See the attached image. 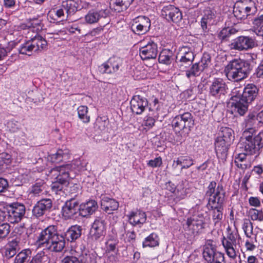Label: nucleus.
Masks as SVG:
<instances>
[{
    "label": "nucleus",
    "instance_id": "14",
    "mask_svg": "<svg viewBox=\"0 0 263 263\" xmlns=\"http://www.w3.org/2000/svg\"><path fill=\"white\" fill-rule=\"evenodd\" d=\"M70 253L72 256L65 257L62 263H83L82 259L79 258L86 255L85 246L82 242H77L74 246H71Z\"/></svg>",
    "mask_w": 263,
    "mask_h": 263
},
{
    "label": "nucleus",
    "instance_id": "8",
    "mask_svg": "<svg viewBox=\"0 0 263 263\" xmlns=\"http://www.w3.org/2000/svg\"><path fill=\"white\" fill-rule=\"evenodd\" d=\"M47 45L46 40L36 34L34 37L21 44L18 51L21 54L30 55L33 52L41 51L45 49Z\"/></svg>",
    "mask_w": 263,
    "mask_h": 263
},
{
    "label": "nucleus",
    "instance_id": "18",
    "mask_svg": "<svg viewBox=\"0 0 263 263\" xmlns=\"http://www.w3.org/2000/svg\"><path fill=\"white\" fill-rule=\"evenodd\" d=\"M226 76L230 80L236 81L241 80L248 76L250 72L249 67H226Z\"/></svg>",
    "mask_w": 263,
    "mask_h": 263
},
{
    "label": "nucleus",
    "instance_id": "47",
    "mask_svg": "<svg viewBox=\"0 0 263 263\" xmlns=\"http://www.w3.org/2000/svg\"><path fill=\"white\" fill-rule=\"evenodd\" d=\"M183 50L184 55L182 56L180 61L190 65L194 60V54L192 51L186 48H182V52Z\"/></svg>",
    "mask_w": 263,
    "mask_h": 263
},
{
    "label": "nucleus",
    "instance_id": "34",
    "mask_svg": "<svg viewBox=\"0 0 263 263\" xmlns=\"http://www.w3.org/2000/svg\"><path fill=\"white\" fill-rule=\"evenodd\" d=\"M159 237L156 233H152L147 236L142 242L143 248H154L159 245Z\"/></svg>",
    "mask_w": 263,
    "mask_h": 263
},
{
    "label": "nucleus",
    "instance_id": "61",
    "mask_svg": "<svg viewBox=\"0 0 263 263\" xmlns=\"http://www.w3.org/2000/svg\"><path fill=\"white\" fill-rule=\"evenodd\" d=\"M8 127L12 132H16L19 128L20 125L17 122L11 121L8 123Z\"/></svg>",
    "mask_w": 263,
    "mask_h": 263
},
{
    "label": "nucleus",
    "instance_id": "57",
    "mask_svg": "<svg viewBox=\"0 0 263 263\" xmlns=\"http://www.w3.org/2000/svg\"><path fill=\"white\" fill-rule=\"evenodd\" d=\"M147 165L152 167H160L162 164V158L160 157L155 158L153 160H150L147 162Z\"/></svg>",
    "mask_w": 263,
    "mask_h": 263
},
{
    "label": "nucleus",
    "instance_id": "37",
    "mask_svg": "<svg viewBox=\"0 0 263 263\" xmlns=\"http://www.w3.org/2000/svg\"><path fill=\"white\" fill-rule=\"evenodd\" d=\"M256 121H258L257 115L256 116L253 114H249L245 121L246 129L244 132H247L248 134L253 135L255 132V129L253 126L256 124Z\"/></svg>",
    "mask_w": 263,
    "mask_h": 263
},
{
    "label": "nucleus",
    "instance_id": "17",
    "mask_svg": "<svg viewBox=\"0 0 263 263\" xmlns=\"http://www.w3.org/2000/svg\"><path fill=\"white\" fill-rule=\"evenodd\" d=\"M151 26V20L145 16H139L135 18L132 26V30L134 33L138 35H142L147 32Z\"/></svg>",
    "mask_w": 263,
    "mask_h": 263
},
{
    "label": "nucleus",
    "instance_id": "55",
    "mask_svg": "<svg viewBox=\"0 0 263 263\" xmlns=\"http://www.w3.org/2000/svg\"><path fill=\"white\" fill-rule=\"evenodd\" d=\"M121 62L122 59L121 58L117 56H113L103 63L102 66H119V65L121 64Z\"/></svg>",
    "mask_w": 263,
    "mask_h": 263
},
{
    "label": "nucleus",
    "instance_id": "28",
    "mask_svg": "<svg viewBox=\"0 0 263 263\" xmlns=\"http://www.w3.org/2000/svg\"><path fill=\"white\" fill-rule=\"evenodd\" d=\"M97 202L95 200H90L79 205L80 215L87 217L92 214L98 209Z\"/></svg>",
    "mask_w": 263,
    "mask_h": 263
},
{
    "label": "nucleus",
    "instance_id": "59",
    "mask_svg": "<svg viewBox=\"0 0 263 263\" xmlns=\"http://www.w3.org/2000/svg\"><path fill=\"white\" fill-rule=\"evenodd\" d=\"M248 202L249 204L252 206L259 207L261 204L259 198L257 197H250L248 199Z\"/></svg>",
    "mask_w": 263,
    "mask_h": 263
},
{
    "label": "nucleus",
    "instance_id": "53",
    "mask_svg": "<svg viewBox=\"0 0 263 263\" xmlns=\"http://www.w3.org/2000/svg\"><path fill=\"white\" fill-rule=\"evenodd\" d=\"M12 157L9 153L3 152L0 154V166L9 165L11 163Z\"/></svg>",
    "mask_w": 263,
    "mask_h": 263
},
{
    "label": "nucleus",
    "instance_id": "4",
    "mask_svg": "<svg viewBox=\"0 0 263 263\" xmlns=\"http://www.w3.org/2000/svg\"><path fill=\"white\" fill-rule=\"evenodd\" d=\"M80 164V161H76L71 164L56 166L50 171V173L55 176V180L51 185L53 192L57 193L58 192L63 190L64 185L68 183V178L70 177V173L72 170L80 171L78 165Z\"/></svg>",
    "mask_w": 263,
    "mask_h": 263
},
{
    "label": "nucleus",
    "instance_id": "54",
    "mask_svg": "<svg viewBox=\"0 0 263 263\" xmlns=\"http://www.w3.org/2000/svg\"><path fill=\"white\" fill-rule=\"evenodd\" d=\"M201 67H190V69L186 71V75L187 78L191 77L198 76L201 72L203 70V68H200Z\"/></svg>",
    "mask_w": 263,
    "mask_h": 263
},
{
    "label": "nucleus",
    "instance_id": "29",
    "mask_svg": "<svg viewBox=\"0 0 263 263\" xmlns=\"http://www.w3.org/2000/svg\"><path fill=\"white\" fill-rule=\"evenodd\" d=\"M127 217L129 223L133 226L143 224L147 218L145 213L140 210L132 211Z\"/></svg>",
    "mask_w": 263,
    "mask_h": 263
},
{
    "label": "nucleus",
    "instance_id": "22",
    "mask_svg": "<svg viewBox=\"0 0 263 263\" xmlns=\"http://www.w3.org/2000/svg\"><path fill=\"white\" fill-rule=\"evenodd\" d=\"M52 206V202L50 199H42L36 202L32 210L33 215L39 218L50 211Z\"/></svg>",
    "mask_w": 263,
    "mask_h": 263
},
{
    "label": "nucleus",
    "instance_id": "33",
    "mask_svg": "<svg viewBox=\"0 0 263 263\" xmlns=\"http://www.w3.org/2000/svg\"><path fill=\"white\" fill-rule=\"evenodd\" d=\"M69 150L59 149L55 154L48 155V159L52 163H60L68 158Z\"/></svg>",
    "mask_w": 263,
    "mask_h": 263
},
{
    "label": "nucleus",
    "instance_id": "12",
    "mask_svg": "<svg viewBox=\"0 0 263 263\" xmlns=\"http://www.w3.org/2000/svg\"><path fill=\"white\" fill-rule=\"evenodd\" d=\"M194 125V120L190 112L176 116L172 122V127L175 132H180L184 129H190Z\"/></svg>",
    "mask_w": 263,
    "mask_h": 263
},
{
    "label": "nucleus",
    "instance_id": "25",
    "mask_svg": "<svg viewBox=\"0 0 263 263\" xmlns=\"http://www.w3.org/2000/svg\"><path fill=\"white\" fill-rule=\"evenodd\" d=\"M228 89L225 82L221 79H215L210 86V93L215 97L224 95Z\"/></svg>",
    "mask_w": 263,
    "mask_h": 263
},
{
    "label": "nucleus",
    "instance_id": "19",
    "mask_svg": "<svg viewBox=\"0 0 263 263\" xmlns=\"http://www.w3.org/2000/svg\"><path fill=\"white\" fill-rule=\"evenodd\" d=\"M109 14L107 9H92L85 15L84 20L88 24L98 23L101 18H106Z\"/></svg>",
    "mask_w": 263,
    "mask_h": 263
},
{
    "label": "nucleus",
    "instance_id": "3",
    "mask_svg": "<svg viewBox=\"0 0 263 263\" xmlns=\"http://www.w3.org/2000/svg\"><path fill=\"white\" fill-rule=\"evenodd\" d=\"M65 238L60 234L57 227L50 225L42 230L36 236V243L39 247H45L52 252H61L65 247Z\"/></svg>",
    "mask_w": 263,
    "mask_h": 263
},
{
    "label": "nucleus",
    "instance_id": "39",
    "mask_svg": "<svg viewBox=\"0 0 263 263\" xmlns=\"http://www.w3.org/2000/svg\"><path fill=\"white\" fill-rule=\"evenodd\" d=\"M29 263H50L49 257L43 250L34 255Z\"/></svg>",
    "mask_w": 263,
    "mask_h": 263
},
{
    "label": "nucleus",
    "instance_id": "11",
    "mask_svg": "<svg viewBox=\"0 0 263 263\" xmlns=\"http://www.w3.org/2000/svg\"><path fill=\"white\" fill-rule=\"evenodd\" d=\"M25 212L26 208L23 204L13 203L10 205L6 211L4 212V218L11 223H18L24 217Z\"/></svg>",
    "mask_w": 263,
    "mask_h": 263
},
{
    "label": "nucleus",
    "instance_id": "49",
    "mask_svg": "<svg viewBox=\"0 0 263 263\" xmlns=\"http://www.w3.org/2000/svg\"><path fill=\"white\" fill-rule=\"evenodd\" d=\"M10 231V226L7 223L0 224V241L6 238Z\"/></svg>",
    "mask_w": 263,
    "mask_h": 263
},
{
    "label": "nucleus",
    "instance_id": "31",
    "mask_svg": "<svg viewBox=\"0 0 263 263\" xmlns=\"http://www.w3.org/2000/svg\"><path fill=\"white\" fill-rule=\"evenodd\" d=\"M20 242V238H15L9 240L6 246V250L5 252V256L8 258L13 257L17 252L19 248L18 243Z\"/></svg>",
    "mask_w": 263,
    "mask_h": 263
},
{
    "label": "nucleus",
    "instance_id": "9",
    "mask_svg": "<svg viewBox=\"0 0 263 263\" xmlns=\"http://www.w3.org/2000/svg\"><path fill=\"white\" fill-rule=\"evenodd\" d=\"M207 214L203 211H198L188 218L186 221V229L191 231L193 234H198L205 228L207 221Z\"/></svg>",
    "mask_w": 263,
    "mask_h": 263
},
{
    "label": "nucleus",
    "instance_id": "20",
    "mask_svg": "<svg viewBox=\"0 0 263 263\" xmlns=\"http://www.w3.org/2000/svg\"><path fill=\"white\" fill-rule=\"evenodd\" d=\"M255 45L252 37L248 36H240L237 37L231 43L232 49L242 51L252 48Z\"/></svg>",
    "mask_w": 263,
    "mask_h": 263
},
{
    "label": "nucleus",
    "instance_id": "2",
    "mask_svg": "<svg viewBox=\"0 0 263 263\" xmlns=\"http://www.w3.org/2000/svg\"><path fill=\"white\" fill-rule=\"evenodd\" d=\"M258 93V88L253 84L234 88L229 102L232 111L243 116L248 110V104L256 98Z\"/></svg>",
    "mask_w": 263,
    "mask_h": 263
},
{
    "label": "nucleus",
    "instance_id": "51",
    "mask_svg": "<svg viewBox=\"0 0 263 263\" xmlns=\"http://www.w3.org/2000/svg\"><path fill=\"white\" fill-rule=\"evenodd\" d=\"M161 106V103L159 100L156 98L153 97L149 104V110L152 111H158L160 109Z\"/></svg>",
    "mask_w": 263,
    "mask_h": 263
},
{
    "label": "nucleus",
    "instance_id": "41",
    "mask_svg": "<svg viewBox=\"0 0 263 263\" xmlns=\"http://www.w3.org/2000/svg\"><path fill=\"white\" fill-rule=\"evenodd\" d=\"M41 21L36 18H32L27 21L26 27L30 31L37 32L42 29Z\"/></svg>",
    "mask_w": 263,
    "mask_h": 263
},
{
    "label": "nucleus",
    "instance_id": "23",
    "mask_svg": "<svg viewBox=\"0 0 263 263\" xmlns=\"http://www.w3.org/2000/svg\"><path fill=\"white\" fill-rule=\"evenodd\" d=\"M130 108L133 112L137 114H141L148 106L147 100L140 95L134 96L130 102Z\"/></svg>",
    "mask_w": 263,
    "mask_h": 263
},
{
    "label": "nucleus",
    "instance_id": "1",
    "mask_svg": "<svg viewBox=\"0 0 263 263\" xmlns=\"http://www.w3.org/2000/svg\"><path fill=\"white\" fill-rule=\"evenodd\" d=\"M226 192L221 184L211 181L207 188L205 196L208 197L207 208L211 211L212 221L215 226L220 224L223 218V205Z\"/></svg>",
    "mask_w": 263,
    "mask_h": 263
},
{
    "label": "nucleus",
    "instance_id": "10",
    "mask_svg": "<svg viewBox=\"0 0 263 263\" xmlns=\"http://www.w3.org/2000/svg\"><path fill=\"white\" fill-rule=\"evenodd\" d=\"M241 3H237L234 7V16L238 20H245L251 16L254 15L257 12V9L254 2L251 0H245Z\"/></svg>",
    "mask_w": 263,
    "mask_h": 263
},
{
    "label": "nucleus",
    "instance_id": "16",
    "mask_svg": "<svg viewBox=\"0 0 263 263\" xmlns=\"http://www.w3.org/2000/svg\"><path fill=\"white\" fill-rule=\"evenodd\" d=\"M161 15L167 21L174 23H179L182 19V12L172 5L164 6L161 10Z\"/></svg>",
    "mask_w": 263,
    "mask_h": 263
},
{
    "label": "nucleus",
    "instance_id": "5",
    "mask_svg": "<svg viewBox=\"0 0 263 263\" xmlns=\"http://www.w3.org/2000/svg\"><path fill=\"white\" fill-rule=\"evenodd\" d=\"M263 147V132H259L253 137L252 135L248 134L247 132H243L237 144L236 152H245L248 155H256L258 156Z\"/></svg>",
    "mask_w": 263,
    "mask_h": 263
},
{
    "label": "nucleus",
    "instance_id": "43",
    "mask_svg": "<svg viewBox=\"0 0 263 263\" xmlns=\"http://www.w3.org/2000/svg\"><path fill=\"white\" fill-rule=\"evenodd\" d=\"M119 240L117 238H111L108 239L105 242L106 252H118V248L117 246Z\"/></svg>",
    "mask_w": 263,
    "mask_h": 263
},
{
    "label": "nucleus",
    "instance_id": "13",
    "mask_svg": "<svg viewBox=\"0 0 263 263\" xmlns=\"http://www.w3.org/2000/svg\"><path fill=\"white\" fill-rule=\"evenodd\" d=\"M106 223L103 217L96 218L90 229L88 237V241L90 242H93L104 236L106 232Z\"/></svg>",
    "mask_w": 263,
    "mask_h": 263
},
{
    "label": "nucleus",
    "instance_id": "60",
    "mask_svg": "<svg viewBox=\"0 0 263 263\" xmlns=\"http://www.w3.org/2000/svg\"><path fill=\"white\" fill-rule=\"evenodd\" d=\"M247 155L248 154L245 152L237 154L235 157L234 163L243 162L246 160Z\"/></svg>",
    "mask_w": 263,
    "mask_h": 263
},
{
    "label": "nucleus",
    "instance_id": "45",
    "mask_svg": "<svg viewBox=\"0 0 263 263\" xmlns=\"http://www.w3.org/2000/svg\"><path fill=\"white\" fill-rule=\"evenodd\" d=\"M237 32V30L234 28L229 27H225L218 33V37L222 41L227 40L230 36L235 34Z\"/></svg>",
    "mask_w": 263,
    "mask_h": 263
},
{
    "label": "nucleus",
    "instance_id": "6",
    "mask_svg": "<svg viewBox=\"0 0 263 263\" xmlns=\"http://www.w3.org/2000/svg\"><path fill=\"white\" fill-rule=\"evenodd\" d=\"M240 238L237 229L229 226L227 229V236L223 237L221 242L227 255L231 259H236L239 254L237 245L239 243Z\"/></svg>",
    "mask_w": 263,
    "mask_h": 263
},
{
    "label": "nucleus",
    "instance_id": "62",
    "mask_svg": "<svg viewBox=\"0 0 263 263\" xmlns=\"http://www.w3.org/2000/svg\"><path fill=\"white\" fill-rule=\"evenodd\" d=\"M67 30L71 33H75L76 31H78L79 34L81 33L80 28L77 24H73L69 25L67 28Z\"/></svg>",
    "mask_w": 263,
    "mask_h": 263
},
{
    "label": "nucleus",
    "instance_id": "48",
    "mask_svg": "<svg viewBox=\"0 0 263 263\" xmlns=\"http://www.w3.org/2000/svg\"><path fill=\"white\" fill-rule=\"evenodd\" d=\"M242 229L244 231L246 236L250 238L253 234V223L250 220H246L242 225Z\"/></svg>",
    "mask_w": 263,
    "mask_h": 263
},
{
    "label": "nucleus",
    "instance_id": "56",
    "mask_svg": "<svg viewBox=\"0 0 263 263\" xmlns=\"http://www.w3.org/2000/svg\"><path fill=\"white\" fill-rule=\"evenodd\" d=\"M155 123V120L152 117L147 116L145 117L142 125L145 127V129L149 130L154 126Z\"/></svg>",
    "mask_w": 263,
    "mask_h": 263
},
{
    "label": "nucleus",
    "instance_id": "52",
    "mask_svg": "<svg viewBox=\"0 0 263 263\" xmlns=\"http://www.w3.org/2000/svg\"><path fill=\"white\" fill-rule=\"evenodd\" d=\"M174 194L176 196L174 199L175 203L178 202L181 199H184L186 197V189L183 187H178Z\"/></svg>",
    "mask_w": 263,
    "mask_h": 263
},
{
    "label": "nucleus",
    "instance_id": "40",
    "mask_svg": "<svg viewBox=\"0 0 263 263\" xmlns=\"http://www.w3.org/2000/svg\"><path fill=\"white\" fill-rule=\"evenodd\" d=\"M32 251L26 249L20 252L15 257L14 263H25L31 255Z\"/></svg>",
    "mask_w": 263,
    "mask_h": 263
},
{
    "label": "nucleus",
    "instance_id": "24",
    "mask_svg": "<svg viewBox=\"0 0 263 263\" xmlns=\"http://www.w3.org/2000/svg\"><path fill=\"white\" fill-rule=\"evenodd\" d=\"M80 212L79 203L73 199L67 201L62 208V215L65 219H69L74 217Z\"/></svg>",
    "mask_w": 263,
    "mask_h": 263
},
{
    "label": "nucleus",
    "instance_id": "50",
    "mask_svg": "<svg viewBox=\"0 0 263 263\" xmlns=\"http://www.w3.org/2000/svg\"><path fill=\"white\" fill-rule=\"evenodd\" d=\"M44 182L42 180L36 182L32 186L31 193L34 195H39L44 189Z\"/></svg>",
    "mask_w": 263,
    "mask_h": 263
},
{
    "label": "nucleus",
    "instance_id": "44",
    "mask_svg": "<svg viewBox=\"0 0 263 263\" xmlns=\"http://www.w3.org/2000/svg\"><path fill=\"white\" fill-rule=\"evenodd\" d=\"M248 216L253 221H263V211L262 210L251 208L248 211Z\"/></svg>",
    "mask_w": 263,
    "mask_h": 263
},
{
    "label": "nucleus",
    "instance_id": "26",
    "mask_svg": "<svg viewBox=\"0 0 263 263\" xmlns=\"http://www.w3.org/2000/svg\"><path fill=\"white\" fill-rule=\"evenodd\" d=\"M231 143H228L221 137H217L215 140V150L218 157L226 158Z\"/></svg>",
    "mask_w": 263,
    "mask_h": 263
},
{
    "label": "nucleus",
    "instance_id": "63",
    "mask_svg": "<svg viewBox=\"0 0 263 263\" xmlns=\"http://www.w3.org/2000/svg\"><path fill=\"white\" fill-rule=\"evenodd\" d=\"M8 186V183L6 179L0 178V193L4 192Z\"/></svg>",
    "mask_w": 263,
    "mask_h": 263
},
{
    "label": "nucleus",
    "instance_id": "38",
    "mask_svg": "<svg viewBox=\"0 0 263 263\" xmlns=\"http://www.w3.org/2000/svg\"><path fill=\"white\" fill-rule=\"evenodd\" d=\"M252 24L257 34L263 36V14H258L253 18Z\"/></svg>",
    "mask_w": 263,
    "mask_h": 263
},
{
    "label": "nucleus",
    "instance_id": "30",
    "mask_svg": "<svg viewBox=\"0 0 263 263\" xmlns=\"http://www.w3.org/2000/svg\"><path fill=\"white\" fill-rule=\"evenodd\" d=\"M101 206L106 212L110 214L112 211L118 210L119 204L115 199L104 196L101 198Z\"/></svg>",
    "mask_w": 263,
    "mask_h": 263
},
{
    "label": "nucleus",
    "instance_id": "27",
    "mask_svg": "<svg viewBox=\"0 0 263 263\" xmlns=\"http://www.w3.org/2000/svg\"><path fill=\"white\" fill-rule=\"evenodd\" d=\"M82 228L81 226L76 224L71 226L66 232L63 233L64 236L68 241L74 242L82 235Z\"/></svg>",
    "mask_w": 263,
    "mask_h": 263
},
{
    "label": "nucleus",
    "instance_id": "42",
    "mask_svg": "<svg viewBox=\"0 0 263 263\" xmlns=\"http://www.w3.org/2000/svg\"><path fill=\"white\" fill-rule=\"evenodd\" d=\"M79 118L84 123L90 122V116L88 115V107L86 106H80L78 109Z\"/></svg>",
    "mask_w": 263,
    "mask_h": 263
},
{
    "label": "nucleus",
    "instance_id": "15",
    "mask_svg": "<svg viewBox=\"0 0 263 263\" xmlns=\"http://www.w3.org/2000/svg\"><path fill=\"white\" fill-rule=\"evenodd\" d=\"M195 160L188 155L181 156L174 159L172 169L174 175L178 176L183 170L187 169L194 164Z\"/></svg>",
    "mask_w": 263,
    "mask_h": 263
},
{
    "label": "nucleus",
    "instance_id": "7",
    "mask_svg": "<svg viewBox=\"0 0 263 263\" xmlns=\"http://www.w3.org/2000/svg\"><path fill=\"white\" fill-rule=\"evenodd\" d=\"M202 256L207 263H226L224 254L217 250L216 242L211 239L203 246Z\"/></svg>",
    "mask_w": 263,
    "mask_h": 263
},
{
    "label": "nucleus",
    "instance_id": "36",
    "mask_svg": "<svg viewBox=\"0 0 263 263\" xmlns=\"http://www.w3.org/2000/svg\"><path fill=\"white\" fill-rule=\"evenodd\" d=\"M78 4L74 0H66L62 3V7L66 11L67 17L73 15L78 10Z\"/></svg>",
    "mask_w": 263,
    "mask_h": 263
},
{
    "label": "nucleus",
    "instance_id": "21",
    "mask_svg": "<svg viewBox=\"0 0 263 263\" xmlns=\"http://www.w3.org/2000/svg\"><path fill=\"white\" fill-rule=\"evenodd\" d=\"M157 45L153 41L148 42L139 49L140 56L143 60L154 59L157 57Z\"/></svg>",
    "mask_w": 263,
    "mask_h": 263
},
{
    "label": "nucleus",
    "instance_id": "32",
    "mask_svg": "<svg viewBox=\"0 0 263 263\" xmlns=\"http://www.w3.org/2000/svg\"><path fill=\"white\" fill-rule=\"evenodd\" d=\"M134 0H111L110 7L117 12L124 11L130 6Z\"/></svg>",
    "mask_w": 263,
    "mask_h": 263
},
{
    "label": "nucleus",
    "instance_id": "46",
    "mask_svg": "<svg viewBox=\"0 0 263 263\" xmlns=\"http://www.w3.org/2000/svg\"><path fill=\"white\" fill-rule=\"evenodd\" d=\"M172 53L167 50H162L159 55L158 58L159 62L160 64H165V65H170L171 64V57H172Z\"/></svg>",
    "mask_w": 263,
    "mask_h": 263
},
{
    "label": "nucleus",
    "instance_id": "64",
    "mask_svg": "<svg viewBox=\"0 0 263 263\" xmlns=\"http://www.w3.org/2000/svg\"><path fill=\"white\" fill-rule=\"evenodd\" d=\"M166 189L170 191L171 192L174 193L176 191V185L173 183L171 181H168L165 184Z\"/></svg>",
    "mask_w": 263,
    "mask_h": 263
},
{
    "label": "nucleus",
    "instance_id": "35",
    "mask_svg": "<svg viewBox=\"0 0 263 263\" xmlns=\"http://www.w3.org/2000/svg\"><path fill=\"white\" fill-rule=\"evenodd\" d=\"M234 131L231 128L221 127L217 137H221L226 143L232 144L234 139Z\"/></svg>",
    "mask_w": 263,
    "mask_h": 263
},
{
    "label": "nucleus",
    "instance_id": "58",
    "mask_svg": "<svg viewBox=\"0 0 263 263\" xmlns=\"http://www.w3.org/2000/svg\"><path fill=\"white\" fill-rule=\"evenodd\" d=\"M212 15L210 14V16L205 14L201 20V27L204 32L206 31L207 29V24L209 23L210 19H212Z\"/></svg>",
    "mask_w": 263,
    "mask_h": 263
}]
</instances>
